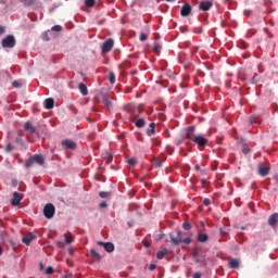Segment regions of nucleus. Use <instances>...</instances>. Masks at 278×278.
Here are the masks:
<instances>
[{
    "label": "nucleus",
    "mask_w": 278,
    "mask_h": 278,
    "mask_svg": "<svg viewBox=\"0 0 278 278\" xmlns=\"http://www.w3.org/2000/svg\"><path fill=\"white\" fill-rule=\"evenodd\" d=\"M169 242H172L174 247H179L180 244H190L192 238L186 236V232L178 230L169 233Z\"/></svg>",
    "instance_id": "obj_1"
},
{
    "label": "nucleus",
    "mask_w": 278,
    "mask_h": 278,
    "mask_svg": "<svg viewBox=\"0 0 278 278\" xmlns=\"http://www.w3.org/2000/svg\"><path fill=\"white\" fill-rule=\"evenodd\" d=\"M1 45L3 49H13V47H16V39H14V36L9 35L2 39Z\"/></svg>",
    "instance_id": "obj_2"
},
{
    "label": "nucleus",
    "mask_w": 278,
    "mask_h": 278,
    "mask_svg": "<svg viewBox=\"0 0 278 278\" xmlns=\"http://www.w3.org/2000/svg\"><path fill=\"white\" fill-rule=\"evenodd\" d=\"M43 216L48 219H51L53 216H55V206L52 203L46 204L43 207Z\"/></svg>",
    "instance_id": "obj_3"
},
{
    "label": "nucleus",
    "mask_w": 278,
    "mask_h": 278,
    "mask_svg": "<svg viewBox=\"0 0 278 278\" xmlns=\"http://www.w3.org/2000/svg\"><path fill=\"white\" fill-rule=\"evenodd\" d=\"M193 142L198 147H205V144H207V138H205L203 135H195L193 137Z\"/></svg>",
    "instance_id": "obj_4"
},
{
    "label": "nucleus",
    "mask_w": 278,
    "mask_h": 278,
    "mask_svg": "<svg viewBox=\"0 0 278 278\" xmlns=\"http://www.w3.org/2000/svg\"><path fill=\"white\" fill-rule=\"evenodd\" d=\"M61 144L64 149H70L71 151H75V149H77V143L71 139L62 140Z\"/></svg>",
    "instance_id": "obj_5"
},
{
    "label": "nucleus",
    "mask_w": 278,
    "mask_h": 278,
    "mask_svg": "<svg viewBox=\"0 0 278 278\" xmlns=\"http://www.w3.org/2000/svg\"><path fill=\"white\" fill-rule=\"evenodd\" d=\"M114 47V39H108L102 45V53H110Z\"/></svg>",
    "instance_id": "obj_6"
},
{
    "label": "nucleus",
    "mask_w": 278,
    "mask_h": 278,
    "mask_svg": "<svg viewBox=\"0 0 278 278\" xmlns=\"http://www.w3.org/2000/svg\"><path fill=\"white\" fill-rule=\"evenodd\" d=\"M197 135H194V127H188L185 131V135L182 136V140H192L194 141V137Z\"/></svg>",
    "instance_id": "obj_7"
},
{
    "label": "nucleus",
    "mask_w": 278,
    "mask_h": 278,
    "mask_svg": "<svg viewBox=\"0 0 278 278\" xmlns=\"http://www.w3.org/2000/svg\"><path fill=\"white\" fill-rule=\"evenodd\" d=\"M21 201H23V197H21V193H18L17 191L13 192V198L11 199V205H13V207H16L21 205Z\"/></svg>",
    "instance_id": "obj_8"
},
{
    "label": "nucleus",
    "mask_w": 278,
    "mask_h": 278,
    "mask_svg": "<svg viewBox=\"0 0 278 278\" xmlns=\"http://www.w3.org/2000/svg\"><path fill=\"white\" fill-rule=\"evenodd\" d=\"M24 129L25 131H27L28 134H36L37 136H40L39 132L36 131V127L34 126V124H31L30 121H27L25 124H24Z\"/></svg>",
    "instance_id": "obj_9"
},
{
    "label": "nucleus",
    "mask_w": 278,
    "mask_h": 278,
    "mask_svg": "<svg viewBox=\"0 0 278 278\" xmlns=\"http://www.w3.org/2000/svg\"><path fill=\"white\" fill-rule=\"evenodd\" d=\"M190 14H192V5H190V3L182 5L180 9V16H190Z\"/></svg>",
    "instance_id": "obj_10"
},
{
    "label": "nucleus",
    "mask_w": 278,
    "mask_h": 278,
    "mask_svg": "<svg viewBox=\"0 0 278 278\" xmlns=\"http://www.w3.org/2000/svg\"><path fill=\"white\" fill-rule=\"evenodd\" d=\"M270 173V168L266 167L264 163L258 164V175L261 177H266Z\"/></svg>",
    "instance_id": "obj_11"
},
{
    "label": "nucleus",
    "mask_w": 278,
    "mask_h": 278,
    "mask_svg": "<svg viewBox=\"0 0 278 278\" xmlns=\"http://www.w3.org/2000/svg\"><path fill=\"white\" fill-rule=\"evenodd\" d=\"M98 244L100 247H104V250L106 251V253H112L114 251V243L112 242L99 241Z\"/></svg>",
    "instance_id": "obj_12"
},
{
    "label": "nucleus",
    "mask_w": 278,
    "mask_h": 278,
    "mask_svg": "<svg viewBox=\"0 0 278 278\" xmlns=\"http://www.w3.org/2000/svg\"><path fill=\"white\" fill-rule=\"evenodd\" d=\"M269 227H277V223H278V213H274L269 216L268 220H267Z\"/></svg>",
    "instance_id": "obj_13"
},
{
    "label": "nucleus",
    "mask_w": 278,
    "mask_h": 278,
    "mask_svg": "<svg viewBox=\"0 0 278 278\" xmlns=\"http://www.w3.org/2000/svg\"><path fill=\"white\" fill-rule=\"evenodd\" d=\"M34 240H36V236H34L31 232L22 238V242L26 244V247H29Z\"/></svg>",
    "instance_id": "obj_14"
},
{
    "label": "nucleus",
    "mask_w": 278,
    "mask_h": 278,
    "mask_svg": "<svg viewBox=\"0 0 278 278\" xmlns=\"http://www.w3.org/2000/svg\"><path fill=\"white\" fill-rule=\"evenodd\" d=\"M213 5L214 4L212 3V1H202V2H200L199 8L203 12H207V10H211Z\"/></svg>",
    "instance_id": "obj_15"
},
{
    "label": "nucleus",
    "mask_w": 278,
    "mask_h": 278,
    "mask_svg": "<svg viewBox=\"0 0 278 278\" xmlns=\"http://www.w3.org/2000/svg\"><path fill=\"white\" fill-rule=\"evenodd\" d=\"M43 105L46 110H53L55 105V100H53V98H47L43 102Z\"/></svg>",
    "instance_id": "obj_16"
},
{
    "label": "nucleus",
    "mask_w": 278,
    "mask_h": 278,
    "mask_svg": "<svg viewBox=\"0 0 278 278\" xmlns=\"http://www.w3.org/2000/svg\"><path fill=\"white\" fill-rule=\"evenodd\" d=\"M193 260L197 264H203L205 262V256L199 254L197 250L193 251Z\"/></svg>",
    "instance_id": "obj_17"
},
{
    "label": "nucleus",
    "mask_w": 278,
    "mask_h": 278,
    "mask_svg": "<svg viewBox=\"0 0 278 278\" xmlns=\"http://www.w3.org/2000/svg\"><path fill=\"white\" fill-rule=\"evenodd\" d=\"M78 90L81 92L83 97H88V87L84 83L78 85Z\"/></svg>",
    "instance_id": "obj_18"
},
{
    "label": "nucleus",
    "mask_w": 278,
    "mask_h": 278,
    "mask_svg": "<svg viewBox=\"0 0 278 278\" xmlns=\"http://www.w3.org/2000/svg\"><path fill=\"white\" fill-rule=\"evenodd\" d=\"M33 160L36 164H39V166H42V164H45V157H42V155L40 154L34 155Z\"/></svg>",
    "instance_id": "obj_19"
},
{
    "label": "nucleus",
    "mask_w": 278,
    "mask_h": 278,
    "mask_svg": "<svg viewBox=\"0 0 278 278\" xmlns=\"http://www.w3.org/2000/svg\"><path fill=\"white\" fill-rule=\"evenodd\" d=\"M168 254V250L166 248L162 249L156 253V260H164L165 255Z\"/></svg>",
    "instance_id": "obj_20"
},
{
    "label": "nucleus",
    "mask_w": 278,
    "mask_h": 278,
    "mask_svg": "<svg viewBox=\"0 0 278 278\" xmlns=\"http://www.w3.org/2000/svg\"><path fill=\"white\" fill-rule=\"evenodd\" d=\"M229 268H240V261L232 258L228 262Z\"/></svg>",
    "instance_id": "obj_21"
},
{
    "label": "nucleus",
    "mask_w": 278,
    "mask_h": 278,
    "mask_svg": "<svg viewBox=\"0 0 278 278\" xmlns=\"http://www.w3.org/2000/svg\"><path fill=\"white\" fill-rule=\"evenodd\" d=\"M90 255H91V257H93V260H97L98 262H101V254H99L97 252V250L91 249L90 250Z\"/></svg>",
    "instance_id": "obj_22"
},
{
    "label": "nucleus",
    "mask_w": 278,
    "mask_h": 278,
    "mask_svg": "<svg viewBox=\"0 0 278 278\" xmlns=\"http://www.w3.org/2000/svg\"><path fill=\"white\" fill-rule=\"evenodd\" d=\"M149 129L147 130V135L148 136H154V134H155V123H151L150 125H149Z\"/></svg>",
    "instance_id": "obj_23"
},
{
    "label": "nucleus",
    "mask_w": 278,
    "mask_h": 278,
    "mask_svg": "<svg viewBox=\"0 0 278 278\" xmlns=\"http://www.w3.org/2000/svg\"><path fill=\"white\" fill-rule=\"evenodd\" d=\"M136 127H138V129H142V127H144L147 125V122L143 118H139L136 123H135Z\"/></svg>",
    "instance_id": "obj_24"
},
{
    "label": "nucleus",
    "mask_w": 278,
    "mask_h": 278,
    "mask_svg": "<svg viewBox=\"0 0 278 278\" xmlns=\"http://www.w3.org/2000/svg\"><path fill=\"white\" fill-rule=\"evenodd\" d=\"M102 103H103V105H105V108H108L109 110H110V108H112V101H110V99H108L106 96H104V97L102 98Z\"/></svg>",
    "instance_id": "obj_25"
},
{
    "label": "nucleus",
    "mask_w": 278,
    "mask_h": 278,
    "mask_svg": "<svg viewBox=\"0 0 278 278\" xmlns=\"http://www.w3.org/2000/svg\"><path fill=\"white\" fill-rule=\"evenodd\" d=\"M198 240L199 242H207V240H210V237L207 236V233H200L198 236Z\"/></svg>",
    "instance_id": "obj_26"
},
{
    "label": "nucleus",
    "mask_w": 278,
    "mask_h": 278,
    "mask_svg": "<svg viewBox=\"0 0 278 278\" xmlns=\"http://www.w3.org/2000/svg\"><path fill=\"white\" fill-rule=\"evenodd\" d=\"M35 161L34 157H29L26 162H25V168H31V166H34Z\"/></svg>",
    "instance_id": "obj_27"
},
{
    "label": "nucleus",
    "mask_w": 278,
    "mask_h": 278,
    "mask_svg": "<svg viewBox=\"0 0 278 278\" xmlns=\"http://www.w3.org/2000/svg\"><path fill=\"white\" fill-rule=\"evenodd\" d=\"M109 81L110 84H116V75L114 74V72H110Z\"/></svg>",
    "instance_id": "obj_28"
},
{
    "label": "nucleus",
    "mask_w": 278,
    "mask_h": 278,
    "mask_svg": "<svg viewBox=\"0 0 278 278\" xmlns=\"http://www.w3.org/2000/svg\"><path fill=\"white\" fill-rule=\"evenodd\" d=\"M242 153H244V155H249V153H251V149L249 148V144L247 143L242 144Z\"/></svg>",
    "instance_id": "obj_29"
},
{
    "label": "nucleus",
    "mask_w": 278,
    "mask_h": 278,
    "mask_svg": "<svg viewBox=\"0 0 278 278\" xmlns=\"http://www.w3.org/2000/svg\"><path fill=\"white\" fill-rule=\"evenodd\" d=\"M24 5H34L36 4V0H20Z\"/></svg>",
    "instance_id": "obj_30"
},
{
    "label": "nucleus",
    "mask_w": 278,
    "mask_h": 278,
    "mask_svg": "<svg viewBox=\"0 0 278 278\" xmlns=\"http://www.w3.org/2000/svg\"><path fill=\"white\" fill-rule=\"evenodd\" d=\"M153 49L154 53H160V51H162V45L154 42Z\"/></svg>",
    "instance_id": "obj_31"
},
{
    "label": "nucleus",
    "mask_w": 278,
    "mask_h": 278,
    "mask_svg": "<svg viewBox=\"0 0 278 278\" xmlns=\"http://www.w3.org/2000/svg\"><path fill=\"white\" fill-rule=\"evenodd\" d=\"M73 242V235H65V244H71Z\"/></svg>",
    "instance_id": "obj_32"
},
{
    "label": "nucleus",
    "mask_w": 278,
    "mask_h": 278,
    "mask_svg": "<svg viewBox=\"0 0 278 278\" xmlns=\"http://www.w3.org/2000/svg\"><path fill=\"white\" fill-rule=\"evenodd\" d=\"M148 38H149V35H148V34H144V33H141L140 36H139V40H140L141 42L147 41Z\"/></svg>",
    "instance_id": "obj_33"
},
{
    "label": "nucleus",
    "mask_w": 278,
    "mask_h": 278,
    "mask_svg": "<svg viewBox=\"0 0 278 278\" xmlns=\"http://www.w3.org/2000/svg\"><path fill=\"white\" fill-rule=\"evenodd\" d=\"M127 164H129V166H136V164H138V160H136V157H131L127 161Z\"/></svg>",
    "instance_id": "obj_34"
},
{
    "label": "nucleus",
    "mask_w": 278,
    "mask_h": 278,
    "mask_svg": "<svg viewBox=\"0 0 278 278\" xmlns=\"http://www.w3.org/2000/svg\"><path fill=\"white\" fill-rule=\"evenodd\" d=\"M182 228L186 230V231H190V229H192V225L188 222H185L182 224Z\"/></svg>",
    "instance_id": "obj_35"
},
{
    "label": "nucleus",
    "mask_w": 278,
    "mask_h": 278,
    "mask_svg": "<svg viewBox=\"0 0 278 278\" xmlns=\"http://www.w3.org/2000/svg\"><path fill=\"white\" fill-rule=\"evenodd\" d=\"M94 0H85V4L87 5V8H94Z\"/></svg>",
    "instance_id": "obj_36"
},
{
    "label": "nucleus",
    "mask_w": 278,
    "mask_h": 278,
    "mask_svg": "<svg viewBox=\"0 0 278 278\" xmlns=\"http://www.w3.org/2000/svg\"><path fill=\"white\" fill-rule=\"evenodd\" d=\"M113 157L111 153H106L104 155V161L106 162V164H110V162H112Z\"/></svg>",
    "instance_id": "obj_37"
},
{
    "label": "nucleus",
    "mask_w": 278,
    "mask_h": 278,
    "mask_svg": "<svg viewBox=\"0 0 278 278\" xmlns=\"http://www.w3.org/2000/svg\"><path fill=\"white\" fill-rule=\"evenodd\" d=\"M99 197H100L101 199H108V197H110V193H109V192H105V191H101V192L99 193Z\"/></svg>",
    "instance_id": "obj_38"
},
{
    "label": "nucleus",
    "mask_w": 278,
    "mask_h": 278,
    "mask_svg": "<svg viewBox=\"0 0 278 278\" xmlns=\"http://www.w3.org/2000/svg\"><path fill=\"white\" fill-rule=\"evenodd\" d=\"M11 151H14V146H12L11 143L7 144L5 147V152L10 153Z\"/></svg>",
    "instance_id": "obj_39"
},
{
    "label": "nucleus",
    "mask_w": 278,
    "mask_h": 278,
    "mask_svg": "<svg viewBox=\"0 0 278 278\" xmlns=\"http://www.w3.org/2000/svg\"><path fill=\"white\" fill-rule=\"evenodd\" d=\"M46 275H53V267L51 266L47 267Z\"/></svg>",
    "instance_id": "obj_40"
},
{
    "label": "nucleus",
    "mask_w": 278,
    "mask_h": 278,
    "mask_svg": "<svg viewBox=\"0 0 278 278\" xmlns=\"http://www.w3.org/2000/svg\"><path fill=\"white\" fill-rule=\"evenodd\" d=\"M51 29L52 31H62V27L60 25H55Z\"/></svg>",
    "instance_id": "obj_41"
},
{
    "label": "nucleus",
    "mask_w": 278,
    "mask_h": 278,
    "mask_svg": "<svg viewBox=\"0 0 278 278\" xmlns=\"http://www.w3.org/2000/svg\"><path fill=\"white\" fill-rule=\"evenodd\" d=\"M13 88H21V83L18 80H15L12 83Z\"/></svg>",
    "instance_id": "obj_42"
},
{
    "label": "nucleus",
    "mask_w": 278,
    "mask_h": 278,
    "mask_svg": "<svg viewBox=\"0 0 278 278\" xmlns=\"http://www.w3.org/2000/svg\"><path fill=\"white\" fill-rule=\"evenodd\" d=\"M99 207H101V210L108 207V202L103 201L99 204Z\"/></svg>",
    "instance_id": "obj_43"
},
{
    "label": "nucleus",
    "mask_w": 278,
    "mask_h": 278,
    "mask_svg": "<svg viewBox=\"0 0 278 278\" xmlns=\"http://www.w3.org/2000/svg\"><path fill=\"white\" fill-rule=\"evenodd\" d=\"M210 203H211L210 199L203 200V205H205L206 207L210 205Z\"/></svg>",
    "instance_id": "obj_44"
},
{
    "label": "nucleus",
    "mask_w": 278,
    "mask_h": 278,
    "mask_svg": "<svg viewBox=\"0 0 278 278\" xmlns=\"http://www.w3.org/2000/svg\"><path fill=\"white\" fill-rule=\"evenodd\" d=\"M155 268H157V265H155V264L149 265V270H155Z\"/></svg>",
    "instance_id": "obj_45"
},
{
    "label": "nucleus",
    "mask_w": 278,
    "mask_h": 278,
    "mask_svg": "<svg viewBox=\"0 0 278 278\" xmlns=\"http://www.w3.org/2000/svg\"><path fill=\"white\" fill-rule=\"evenodd\" d=\"M201 277H202L201 271H197L193 274V278H201Z\"/></svg>",
    "instance_id": "obj_46"
},
{
    "label": "nucleus",
    "mask_w": 278,
    "mask_h": 278,
    "mask_svg": "<svg viewBox=\"0 0 278 278\" xmlns=\"http://www.w3.org/2000/svg\"><path fill=\"white\" fill-rule=\"evenodd\" d=\"M154 166H156V168H160L162 166V163L160 161H155Z\"/></svg>",
    "instance_id": "obj_47"
},
{
    "label": "nucleus",
    "mask_w": 278,
    "mask_h": 278,
    "mask_svg": "<svg viewBox=\"0 0 278 278\" xmlns=\"http://www.w3.org/2000/svg\"><path fill=\"white\" fill-rule=\"evenodd\" d=\"M1 34H5V27L0 25V36H1Z\"/></svg>",
    "instance_id": "obj_48"
},
{
    "label": "nucleus",
    "mask_w": 278,
    "mask_h": 278,
    "mask_svg": "<svg viewBox=\"0 0 278 278\" xmlns=\"http://www.w3.org/2000/svg\"><path fill=\"white\" fill-rule=\"evenodd\" d=\"M255 123H260V119H255V117H252V118H251V124L253 125V124H255Z\"/></svg>",
    "instance_id": "obj_49"
},
{
    "label": "nucleus",
    "mask_w": 278,
    "mask_h": 278,
    "mask_svg": "<svg viewBox=\"0 0 278 278\" xmlns=\"http://www.w3.org/2000/svg\"><path fill=\"white\" fill-rule=\"evenodd\" d=\"M42 40H45L46 42H49V38H48L47 34H45V35L42 36Z\"/></svg>",
    "instance_id": "obj_50"
},
{
    "label": "nucleus",
    "mask_w": 278,
    "mask_h": 278,
    "mask_svg": "<svg viewBox=\"0 0 278 278\" xmlns=\"http://www.w3.org/2000/svg\"><path fill=\"white\" fill-rule=\"evenodd\" d=\"M15 142L23 143V139H22L21 137H17V138L15 139Z\"/></svg>",
    "instance_id": "obj_51"
},
{
    "label": "nucleus",
    "mask_w": 278,
    "mask_h": 278,
    "mask_svg": "<svg viewBox=\"0 0 278 278\" xmlns=\"http://www.w3.org/2000/svg\"><path fill=\"white\" fill-rule=\"evenodd\" d=\"M220 233H222V236H227V231L224 230L223 228H220Z\"/></svg>",
    "instance_id": "obj_52"
},
{
    "label": "nucleus",
    "mask_w": 278,
    "mask_h": 278,
    "mask_svg": "<svg viewBox=\"0 0 278 278\" xmlns=\"http://www.w3.org/2000/svg\"><path fill=\"white\" fill-rule=\"evenodd\" d=\"M201 184H202V186H207V180L202 179V180H201Z\"/></svg>",
    "instance_id": "obj_53"
},
{
    "label": "nucleus",
    "mask_w": 278,
    "mask_h": 278,
    "mask_svg": "<svg viewBox=\"0 0 278 278\" xmlns=\"http://www.w3.org/2000/svg\"><path fill=\"white\" fill-rule=\"evenodd\" d=\"M40 270H43V268H45V265H42V263H40Z\"/></svg>",
    "instance_id": "obj_54"
},
{
    "label": "nucleus",
    "mask_w": 278,
    "mask_h": 278,
    "mask_svg": "<svg viewBox=\"0 0 278 278\" xmlns=\"http://www.w3.org/2000/svg\"><path fill=\"white\" fill-rule=\"evenodd\" d=\"M200 169H201V166L195 165V170H200Z\"/></svg>",
    "instance_id": "obj_55"
},
{
    "label": "nucleus",
    "mask_w": 278,
    "mask_h": 278,
    "mask_svg": "<svg viewBox=\"0 0 278 278\" xmlns=\"http://www.w3.org/2000/svg\"><path fill=\"white\" fill-rule=\"evenodd\" d=\"M0 255H3V249L0 247Z\"/></svg>",
    "instance_id": "obj_56"
},
{
    "label": "nucleus",
    "mask_w": 278,
    "mask_h": 278,
    "mask_svg": "<svg viewBox=\"0 0 278 278\" xmlns=\"http://www.w3.org/2000/svg\"><path fill=\"white\" fill-rule=\"evenodd\" d=\"M144 247H146L147 249H149L150 244H149V243H144Z\"/></svg>",
    "instance_id": "obj_57"
},
{
    "label": "nucleus",
    "mask_w": 278,
    "mask_h": 278,
    "mask_svg": "<svg viewBox=\"0 0 278 278\" xmlns=\"http://www.w3.org/2000/svg\"><path fill=\"white\" fill-rule=\"evenodd\" d=\"M165 1L170 2V1H175V0H165Z\"/></svg>",
    "instance_id": "obj_58"
}]
</instances>
